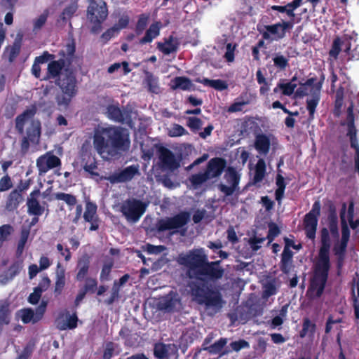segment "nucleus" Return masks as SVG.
Wrapping results in <instances>:
<instances>
[{"label": "nucleus", "mask_w": 359, "mask_h": 359, "mask_svg": "<svg viewBox=\"0 0 359 359\" xmlns=\"http://www.w3.org/2000/svg\"><path fill=\"white\" fill-rule=\"evenodd\" d=\"M221 261L204 264L198 271L195 280H189L187 287L193 297V300L198 304L204 305L206 311L213 315L223 307L225 302L222 299L219 292L210 289L205 283V280H215L222 278L224 269L220 266Z\"/></svg>", "instance_id": "obj_1"}, {"label": "nucleus", "mask_w": 359, "mask_h": 359, "mask_svg": "<svg viewBox=\"0 0 359 359\" xmlns=\"http://www.w3.org/2000/svg\"><path fill=\"white\" fill-rule=\"evenodd\" d=\"M129 145L128 135L122 128L100 127L95 130L94 148L104 159L115 156L121 151H126Z\"/></svg>", "instance_id": "obj_2"}, {"label": "nucleus", "mask_w": 359, "mask_h": 359, "mask_svg": "<svg viewBox=\"0 0 359 359\" xmlns=\"http://www.w3.org/2000/svg\"><path fill=\"white\" fill-rule=\"evenodd\" d=\"M320 243L318 258L314 265L309 289L312 298H318L323 293L330 268L329 253L331 241L329 231L326 228H323L320 231Z\"/></svg>", "instance_id": "obj_3"}, {"label": "nucleus", "mask_w": 359, "mask_h": 359, "mask_svg": "<svg viewBox=\"0 0 359 359\" xmlns=\"http://www.w3.org/2000/svg\"><path fill=\"white\" fill-rule=\"evenodd\" d=\"M36 109L32 107L25 110L15 118V128L19 133L23 134L25 128V135L23 137L21 147L26 151L29 146V142L37 144L41 135V123L34 119Z\"/></svg>", "instance_id": "obj_4"}, {"label": "nucleus", "mask_w": 359, "mask_h": 359, "mask_svg": "<svg viewBox=\"0 0 359 359\" xmlns=\"http://www.w3.org/2000/svg\"><path fill=\"white\" fill-rule=\"evenodd\" d=\"M62 93L56 96L57 104L60 107H67L76 94V79L74 72L69 68L65 69L55 81Z\"/></svg>", "instance_id": "obj_5"}, {"label": "nucleus", "mask_w": 359, "mask_h": 359, "mask_svg": "<svg viewBox=\"0 0 359 359\" xmlns=\"http://www.w3.org/2000/svg\"><path fill=\"white\" fill-rule=\"evenodd\" d=\"M208 260V256L203 248H198L181 253L176 259L180 265L188 268L186 272L187 276L192 280L197 277L198 271L202 269Z\"/></svg>", "instance_id": "obj_6"}, {"label": "nucleus", "mask_w": 359, "mask_h": 359, "mask_svg": "<svg viewBox=\"0 0 359 359\" xmlns=\"http://www.w3.org/2000/svg\"><path fill=\"white\" fill-rule=\"evenodd\" d=\"M226 162L222 158H211L204 172H200L191 176L189 181L194 188H197L204 182L213 178L219 177L224 171Z\"/></svg>", "instance_id": "obj_7"}, {"label": "nucleus", "mask_w": 359, "mask_h": 359, "mask_svg": "<svg viewBox=\"0 0 359 359\" xmlns=\"http://www.w3.org/2000/svg\"><path fill=\"white\" fill-rule=\"evenodd\" d=\"M147 203L134 198L126 199L119 204V211L129 223L137 222L144 215Z\"/></svg>", "instance_id": "obj_8"}, {"label": "nucleus", "mask_w": 359, "mask_h": 359, "mask_svg": "<svg viewBox=\"0 0 359 359\" xmlns=\"http://www.w3.org/2000/svg\"><path fill=\"white\" fill-rule=\"evenodd\" d=\"M241 175L233 167H228L225 170L223 181L218 184V189L224 196H232L239 190Z\"/></svg>", "instance_id": "obj_9"}, {"label": "nucleus", "mask_w": 359, "mask_h": 359, "mask_svg": "<svg viewBox=\"0 0 359 359\" xmlns=\"http://www.w3.org/2000/svg\"><path fill=\"white\" fill-rule=\"evenodd\" d=\"M108 15L107 4L102 0L99 1V4L95 6H88L87 18L93 24L91 31L97 33L101 29V24L106 20Z\"/></svg>", "instance_id": "obj_10"}, {"label": "nucleus", "mask_w": 359, "mask_h": 359, "mask_svg": "<svg viewBox=\"0 0 359 359\" xmlns=\"http://www.w3.org/2000/svg\"><path fill=\"white\" fill-rule=\"evenodd\" d=\"M189 219V213L183 212L172 217L160 219L156 224V228L158 231L177 229L187 224Z\"/></svg>", "instance_id": "obj_11"}, {"label": "nucleus", "mask_w": 359, "mask_h": 359, "mask_svg": "<svg viewBox=\"0 0 359 359\" xmlns=\"http://www.w3.org/2000/svg\"><path fill=\"white\" fill-rule=\"evenodd\" d=\"M140 175L139 165H132L114 172L113 174L105 177V179L111 184L124 183L131 181L135 176Z\"/></svg>", "instance_id": "obj_12"}, {"label": "nucleus", "mask_w": 359, "mask_h": 359, "mask_svg": "<svg viewBox=\"0 0 359 359\" xmlns=\"http://www.w3.org/2000/svg\"><path fill=\"white\" fill-rule=\"evenodd\" d=\"M158 158L163 170L174 171L180 167V161L168 149L163 147L158 148Z\"/></svg>", "instance_id": "obj_13"}, {"label": "nucleus", "mask_w": 359, "mask_h": 359, "mask_svg": "<svg viewBox=\"0 0 359 359\" xmlns=\"http://www.w3.org/2000/svg\"><path fill=\"white\" fill-rule=\"evenodd\" d=\"M47 307V302L42 301L34 311L32 309H24L20 311V318L24 323H35L40 320Z\"/></svg>", "instance_id": "obj_14"}, {"label": "nucleus", "mask_w": 359, "mask_h": 359, "mask_svg": "<svg viewBox=\"0 0 359 359\" xmlns=\"http://www.w3.org/2000/svg\"><path fill=\"white\" fill-rule=\"evenodd\" d=\"M61 165L60 159L50 152L40 156L36 161V166L39 175H43L49 170L58 167Z\"/></svg>", "instance_id": "obj_15"}, {"label": "nucleus", "mask_w": 359, "mask_h": 359, "mask_svg": "<svg viewBox=\"0 0 359 359\" xmlns=\"http://www.w3.org/2000/svg\"><path fill=\"white\" fill-rule=\"evenodd\" d=\"M41 195L39 189L34 190L27 198V212L30 215L41 216L45 211L46 203L41 204L39 197Z\"/></svg>", "instance_id": "obj_16"}, {"label": "nucleus", "mask_w": 359, "mask_h": 359, "mask_svg": "<svg viewBox=\"0 0 359 359\" xmlns=\"http://www.w3.org/2000/svg\"><path fill=\"white\" fill-rule=\"evenodd\" d=\"M154 355L157 359H168L172 355L178 358V348L174 344L156 343L154 347Z\"/></svg>", "instance_id": "obj_17"}, {"label": "nucleus", "mask_w": 359, "mask_h": 359, "mask_svg": "<svg viewBox=\"0 0 359 359\" xmlns=\"http://www.w3.org/2000/svg\"><path fill=\"white\" fill-rule=\"evenodd\" d=\"M353 105L351 104L347 109V117L346 124L348 127L347 135L350 137L351 147L355 150V153L359 154V144L358 142L356 133L357 130L354 126V117H353Z\"/></svg>", "instance_id": "obj_18"}, {"label": "nucleus", "mask_w": 359, "mask_h": 359, "mask_svg": "<svg viewBox=\"0 0 359 359\" xmlns=\"http://www.w3.org/2000/svg\"><path fill=\"white\" fill-rule=\"evenodd\" d=\"M180 301L177 295L170 292L168 294L160 298L158 302V308L168 312L180 309Z\"/></svg>", "instance_id": "obj_19"}, {"label": "nucleus", "mask_w": 359, "mask_h": 359, "mask_svg": "<svg viewBox=\"0 0 359 359\" xmlns=\"http://www.w3.org/2000/svg\"><path fill=\"white\" fill-rule=\"evenodd\" d=\"M68 62L64 58L51 61L47 68V76L45 79H57L65 69L68 68Z\"/></svg>", "instance_id": "obj_20"}, {"label": "nucleus", "mask_w": 359, "mask_h": 359, "mask_svg": "<svg viewBox=\"0 0 359 359\" xmlns=\"http://www.w3.org/2000/svg\"><path fill=\"white\" fill-rule=\"evenodd\" d=\"M271 139L264 134H259L256 136L255 148L261 155L266 156L270 149Z\"/></svg>", "instance_id": "obj_21"}, {"label": "nucleus", "mask_w": 359, "mask_h": 359, "mask_svg": "<svg viewBox=\"0 0 359 359\" xmlns=\"http://www.w3.org/2000/svg\"><path fill=\"white\" fill-rule=\"evenodd\" d=\"M179 44L180 42L177 38L170 36L163 43L158 42L157 48L165 55H169L177 51Z\"/></svg>", "instance_id": "obj_22"}, {"label": "nucleus", "mask_w": 359, "mask_h": 359, "mask_svg": "<svg viewBox=\"0 0 359 359\" xmlns=\"http://www.w3.org/2000/svg\"><path fill=\"white\" fill-rule=\"evenodd\" d=\"M280 282L276 278H268L263 283L262 297L267 299L277 293Z\"/></svg>", "instance_id": "obj_23"}, {"label": "nucleus", "mask_w": 359, "mask_h": 359, "mask_svg": "<svg viewBox=\"0 0 359 359\" xmlns=\"http://www.w3.org/2000/svg\"><path fill=\"white\" fill-rule=\"evenodd\" d=\"M10 303L8 300L0 301V334L4 326L11 322Z\"/></svg>", "instance_id": "obj_24"}, {"label": "nucleus", "mask_w": 359, "mask_h": 359, "mask_svg": "<svg viewBox=\"0 0 359 359\" xmlns=\"http://www.w3.org/2000/svg\"><path fill=\"white\" fill-rule=\"evenodd\" d=\"M318 224V218L306 215L304 219V228L306 236L309 239H314Z\"/></svg>", "instance_id": "obj_25"}, {"label": "nucleus", "mask_w": 359, "mask_h": 359, "mask_svg": "<svg viewBox=\"0 0 359 359\" xmlns=\"http://www.w3.org/2000/svg\"><path fill=\"white\" fill-rule=\"evenodd\" d=\"M107 116L110 119L119 123H123L128 118V112L121 111L115 105H110L107 107Z\"/></svg>", "instance_id": "obj_26"}, {"label": "nucleus", "mask_w": 359, "mask_h": 359, "mask_svg": "<svg viewBox=\"0 0 359 359\" xmlns=\"http://www.w3.org/2000/svg\"><path fill=\"white\" fill-rule=\"evenodd\" d=\"M90 266V258L88 255H83L78 261L77 263V270L78 273L76 274L77 280H82L86 277L88 273Z\"/></svg>", "instance_id": "obj_27"}, {"label": "nucleus", "mask_w": 359, "mask_h": 359, "mask_svg": "<svg viewBox=\"0 0 359 359\" xmlns=\"http://www.w3.org/2000/svg\"><path fill=\"white\" fill-rule=\"evenodd\" d=\"M21 269L22 266L20 263L15 262L6 271L0 275V283L3 285L6 284L19 273Z\"/></svg>", "instance_id": "obj_28"}, {"label": "nucleus", "mask_w": 359, "mask_h": 359, "mask_svg": "<svg viewBox=\"0 0 359 359\" xmlns=\"http://www.w3.org/2000/svg\"><path fill=\"white\" fill-rule=\"evenodd\" d=\"M321 86L320 84H318L316 88L314 90V92L312 93L311 97L308 98L306 100L307 104V109L309 112V117L313 118V114L315 113L316 107L320 100V91Z\"/></svg>", "instance_id": "obj_29"}, {"label": "nucleus", "mask_w": 359, "mask_h": 359, "mask_svg": "<svg viewBox=\"0 0 359 359\" xmlns=\"http://www.w3.org/2000/svg\"><path fill=\"white\" fill-rule=\"evenodd\" d=\"M23 201L22 194H18L16 191H12L7 199L6 208L8 211H13L17 209L19 204Z\"/></svg>", "instance_id": "obj_30"}, {"label": "nucleus", "mask_w": 359, "mask_h": 359, "mask_svg": "<svg viewBox=\"0 0 359 359\" xmlns=\"http://www.w3.org/2000/svg\"><path fill=\"white\" fill-rule=\"evenodd\" d=\"M265 29L266 32L263 33V37L265 39H270V34H274L276 36L277 39H280L285 37L284 32L282 30V26L280 22L272 25H266L265 26Z\"/></svg>", "instance_id": "obj_31"}, {"label": "nucleus", "mask_w": 359, "mask_h": 359, "mask_svg": "<svg viewBox=\"0 0 359 359\" xmlns=\"http://www.w3.org/2000/svg\"><path fill=\"white\" fill-rule=\"evenodd\" d=\"M266 175V163L263 158H259L255 165V175L252 179V184H257L261 182Z\"/></svg>", "instance_id": "obj_32"}, {"label": "nucleus", "mask_w": 359, "mask_h": 359, "mask_svg": "<svg viewBox=\"0 0 359 359\" xmlns=\"http://www.w3.org/2000/svg\"><path fill=\"white\" fill-rule=\"evenodd\" d=\"M292 252L287 248L285 247L281 257L280 269L285 273H288L292 266Z\"/></svg>", "instance_id": "obj_33"}, {"label": "nucleus", "mask_w": 359, "mask_h": 359, "mask_svg": "<svg viewBox=\"0 0 359 359\" xmlns=\"http://www.w3.org/2000/svg\"><path fill=\"white\" fill-rule=\"evenodd\" d=\"M346 204L344 203L342 204L341 210L340 212V218L341 223V233L342 237L341 240L343 243H348L350 236V231L348 227L346 220Z\"/></svg>", "instance_id": "obj_34"}, {"label": "nucleus", "mask_w": 359, "mask_h": 359, "mask_svg": "<svg viewBox=\"0 0 359 359\" xmlns=\"http://www.w3.org/2000/svg\"><path fill=\"white\" fill-rule=\"evenodd\" d=\"M160 33V26L158 22L153 23L147 30L145 36L140 40L141 43L151 42L154 38L158 36Z\"/></svg>", "instance_id": "obj_35"}, {"label": "nucleus", "mask_w": 359, "mask_h": 359, "mask_svg": "<svg viewBox=\"0 0 359 359\" xmlns=\"http://www.w3.org/2000/svg\"><path fill=\"white\" fill-rule=\"evenodd\" d=\"M314 81V79H309L306 81V82L304 84H302L295 92L296 97H302L306 95H308L309 92H314L315 88H316L313 86Z\"/></svg>", "instance_id": "obj_36"}, {"label": "nucleus", "mask_w": 359, "mask_h": 359, "mask_svg": "<svg viewBox=\"0 0 359 359\" xmlns=\"http://www.w3.org/2000/svg\"><path fill=\"white\" fill-rule=\"evenodd\" d=\"M329 229L332 237L335 239H338L339 234L338 230V218L335 212V210L331 211L329 216Z\"/></svg>", "instance_id": "obj_37"}, {"label": "nucleus", "mask_w": 359, "mask_h": 359, "mask_svg": "<svg viewBox=\"0 0 359 359\" xmlns=\"http://www.w3.org/2000/svg\"><path fill=\"white\" fill-rule=\"evenodd\" d=\"M58 269L56 272V281L55 285V293L60 294L65 285V269L60 268V264L57 266Z\"/></svg>", "instance_id": "obj_38"}, {"label": "nucleus", "mask_w": 359, "mask_h": 359, "mask_svg": "<svg viewBox=\"0 0 359 359\" xmlns=\"http://www.w3.org/2000/svg\"><path fill=\"white\" fill-rule=\"evenodd\" d=\"M144 82L147 86L148 90L152 93L158 94L160 93V87L158 84V80L151 73L146 72Z\"/></svg>", "instance_id": "obj_39"}, {"label": "nucleus", "mask_w": 359, "mask_h": 359, "mask_svg": "<svg viewBox=\"0 0 359 359\" xmlns=\"http://www.w3.org/2000/svg\"><path fill=\"white\" fill-rule=\"evenodd\" d=\"M97 205L90 202L88 201L86 205V210L83 215V218L86 222H93L97 219L96 215Z\"/></svg>", "instance_id": "obj_40"}, {"label": "nucleus", "mask_w": 359, "mask_h": 359, "mask_svg": "<svg viewBox=\"0 0 359 359\" xmlns=\"http://www.w3.org/2000/svg\"><path fill=\"white\" fill-rule=\"evenodd\" d=\"M173 89L180 88L183 90H191L193 87V84L191 80L188 78L182 76L175 78L173 80Z\"/></svg>", "instance_id": "obj_41"}, {"label": "nucleus", "mask_w": 359, "mask_h": 359, "mask_svg": "<svg viewBox=\"0 0 359 359\" xmlns=\"http://www.w3.org/2000/svg\"><path fill=\"white\" fill-rule=\"evenodd\" d=\"M226 344L227 339L221 338L219 340L215 342L213 344L203 347V349L208 351L211 354H217L222 351L223 348Z\"/></svg>", "instance_id": "obj_42"}, {"label": "nucleus", "mask_w": 359, "mask_h": 359, "mask_svg": "<svg viewBox=\"0 0 359 359\" xmlns=\"http://www.w3.org/2000/svg\"><path fill=\"white\" fill-rule=\"evenodd\" d=\"M297 78L294 76L292 79L287 83H279L278 88L282 90V93L285 95H291L296 88L297 83H296Z\"/></svg>", "instance_id": "obj_43"}, {"label": "nucleus", "mask_w": 359, "mask_h": 359, "mask_svg": "<svg viewBox=\"0 0 359 359\" xmlns=\"http://www.w3.org/2000/svg\"><path fill=\"white\" fill-rule=\"evenodd\" d=\"M55 197L57 200H60L65 201L68 205L73 206L76 202V198L75 196L69 194H66L63 192L57 193L55 195Z\"/></svg>", "instance_id": "obj_44"}, {"label": "nucleus", "mask_w": 359, "mask_h": 359, "mask_svg": "<svg viewBox=\"0 0 359 359\" xmlns=\"http://www.w3.org/2000/svg\"><path fill=\"white\" fill-rule=\"evenodd\" d=\"M316 325L312 323L309 319H305L303 323V328L300 332V337L302 338L306 335L313 336L315 332Z\"/></svg>", "instance_id": "obj_45"}, {"label": "nucleus", "mask_w": 359, "mask_h": 359, "mask_svg": "<svg viewBox=\"0 0 359 359\" xmlns=\"http://www.w3.org/2000/svg\"><path fill=\"white\" fill-rule=\"evenodd\" d=\"M276 185L278 187V189H276V193H275L276 199L278 201H280L282 199V198L283 197L285 184L284 182V177L279 174L277 175V177H276Z\"/></svg>", "instance_id": "obj_46"}, {"label": "nucleus", "mask_w": 359, "mask_h": 359, "mask_svg": "<svg viewBox=\"0 0 359 359\" xmlns=\"http://www.w3.org/2000/svg\"><path fill=\"white\" fill-rule=\"evenodd\" d=\"M77 8L78 6L76 3L71 4L63 10L60 18L64 21L69 20L76 13Z\"/></svg>", "instance_id": "obj_47"}, {"label": "nucleus", "mask_w": 359, "mask_h": 359, "mask_svg": "<svg viewBox=\"0 0 359 359\" xmlns=\"http://www.w3.org/2000/svg\"><path fill=\"white\" fill-rule=\"evenodd\" d=\"M48 14V11L46 10L42 14H41L36 19L34 20L33 28L34 32H37L43 27L47 20Z\"/></svg>", "instance_id": "obj_48"}, {"label": "nucleus", "mask_w": 359, "mask_h": 359, "mask_svg": "<svg viewBox=\"0 0 359 359\" xmlns=\"http://www.w3.org/2000/svg\"><path fill=\"white\" fill-rule=\"evenodd\" d=\"M114 262L111 259L107 261L102 267L101 274H100V280H109V276L113 267Z\"/></svg>", "instance_id": "obj_49"}, {"label": "nucleus", "mask_w": 359, "mask_h": 359, "mask_svg": "<svg viewBox=\"0 0 359 359\" xmlns=\"http://www.w3.org/2000/svg\"><path fill=\"white\" fill-rule=\"evenodd\" d=\"M29 233L26 231H22L21 233V236L20 238V241L18 243V248H17V255L20 256L24 250L25 245L27 243V238H28Z\"/></svg>", "instance_id": "obj_50"}, {"label": "nucleus", "mask_w": 359, "mask_h": 359, "mask_svg": "<svg viewBox=\"0 0 359 359\" xmlns=\"http://www.w3.org/2000/svg\"><path fill=\"white\" fill-rule=\"evenodd\" d=\"M21 48V39H16L13 43V45L11 48L9 59L12 61L15 58L20 51Z\"/></svg>", "instance_id": "obj_51"}, {"label": "nucleus", "mask_w": 359, "mask_h": 359, "mask_svg": "<svg viewBox=\"0 0 359 359\" xmlns=\"http://www.w3.org/2000/svg\"><path fill=\"white\" fill-rule=\"evenodd\" d=\"M119 297V287L117 281H114L113 284V287L111 288V297L105 301L106 304L108 305L112 304L116 300H117Z\"/></svg>", "instance_id": "obj_52"}, {"label": "nucleus", "mask_w": 359, "mask_h": 359, "mask_svg": "<svg viewBox=\"0 0 359 359\" xmlns=\"http://www.w3.org/2000/svg\"><path fill=\"white\" fill-rule=\"evenodd\" d=\"M274 65L284 69L288 65V60L282 55L277 54L273 59Z\"/></svg>", "instance_id": "obj_53"}, {"label": "nucleus", "mask_w": 359, "mask_h": 359, "mask_svg": "<svg viewBox=\"0 0 359 359\" xmlns=\"http://www.w3.org/2000/svg\"><path fill=\"white\" fill-rule=\"evenodd\" d=\"M187 126L194 130H198L201 128L203 121L197 117H189L187 118Z\"/></svg>", "instance_id": "obj_54"}, {"label": "nucleus", "mask_w": 359, "mask_h": 359, "mask_svg": "<svg viewBox=\"0 0 359 359\" xmlns=\"http://www.w3.org/2000/svg\"><path fill=\"white\" fill-rule=\"evenodd\" d=\"M229 346L232 351L238 352L242 348H248L249 343L244 339H240L231 342Z\"/></svg>", "instance_id": "obj_55"}, {"label": "nucleus", "mask_w": 359, "mask_h": 359, "mask_svg": "<svg viewBox=\"0 0 359 359\" xmlns=\"http://www.w3.org/2000/svg\"><path fill=\"white\" fill-rule=\"evenodd\" d=\"M118 33V28L114 27V26L110 29H107L105 32H104L102 36V40L106 43L110 39H111L114 36Z\"/></svg>", "instance_id": "obj_56"}, {"label": "nucleus", "mask_w": 359, "mask_h": 359, "mask_svg": "<svg viewBox=\"0 0 359 359\" xmlns=\"http://www.w3.org/2000/svg\"><path fill=\"white\" fill-rule=\"evenodd\" d=\"M13 186L11 179L8 175L3 177L0 180V191H5Z\"/></svg>", "instance_id": "obj_57"}, {"label": "nucleus", "mask_w": 359, "mask_h": 359, "mask_svg": "<svg viewBox=\"0 0 359 359\" xmlns=\"http://www.w3.org/2000/svg\"><path fill=\"white\" fill-rule=\"evenodd\" d=\"M341 41L339 38L335 39L332 44V48L330 50V56L336 58L341 50Z\"/></svg>", "instance_id": "obj_58"}, {"label": "nucleus", "mask_w": 359, "mask_h": 359, "mask_svg": "<svg viewBox=\"0 0 359 359\" xmlns=\"http://www.w3.org/2000/svg\"><path fill=\"white\" fill-rule=\"evenodd\" d=\"M265 241V238H258L255 236L250 238L248 241V243L250 245L253 251H257L260 248L259 244L262 243Z\"/></svg>", "instance_id": "obj_59"}, {"label": "nucleus", "mask_w": 359, "mask_h": 359, "mask_svg": "<svg viewBox=\"0 0 359 359\" xmlns=\"http://www.w3.org/2000/svg\"><path fill=\"white\" fill-rule=\"evenodd\" d=\"M97 285V283L95 279L91 278H88L86 280V283H85L83 290L86 291V292H94L96 289Z\"/></svg>", "instance_id": "obj_60"}, {"label": "nucleus", "mask_w": 359, "mask_h": 359, "mask_svg": "<svg viewBox=\"0 0 359 359\" xmlns=\"http://www.w3.org/2000/svg\"><path fill=\"white\" fill-rule=\"evenodd\" d=\"M185 129L181 126L180 125L175 124L173 127L170 130L169 135L171 137H177L181 136L185 133Z\"/></svg>", "instance_id": "obj_61"}, {"label": "nucleus", "mask_w": 359, "mask_h": 359, "mask_svg": "<svg viewBox=\"0 0 359 359\" xmlns=\"http://www.w3.org/2000/svg\"><path fill=\"white\" fill-rule=\"evenodd\" d=\"M50 284V280L48 277H43L39 285L35 287L36 291H39L42 294L43 292L47 290Z\"/></svg>", "instance_id": "obj_62"}, {"label": "nucleus", "mask_w": 359, "mask_h": 359, "mask_svg": "<svg viewBox=\"0 0 359 359\" xmlns=\"http://www.w3.org/2000/svg\"><path fill=\"white\" fill-rule=\"evenodd\" d=\"M148 16L141 15L137 23L136 29L138 34H140L147 25Z\"/></svg>", "instance_id": "obj_63"}, {"label": "nucleus", "mask_w": 359, "mask_h": 359, "mask_svg": "<svg viewBox=\"0 0 359 359\" xmlns=\"http://www.w3.org/2000/svg\"><path fill=\"white\" fill-rule=\"evenodd\" d=\"M114 350L115 346L114 343L108 342L106 344V347L103 353V359H111V358L113 355Z\"/></svg>", "instance_id": "obj_64"}]
</instances>
